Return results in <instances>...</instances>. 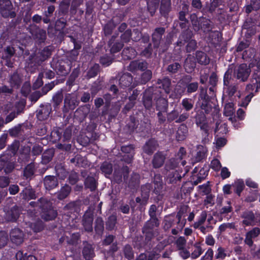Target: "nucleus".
Segmentation results:
<instances>
[{
	"label": "nucleus",
	"instance_id": "f257e3e1",
	"mask_svg": "<svg viewBox=\"0 0 260 260\" xmlns=\"http://www.w3.org/2000/svg\"><path fill=\"white\" fill-rule=\"evenodd\" d=\"M178 164V159L173 158L170 159L166 165L165 168L167 171V180L170 183H174L181 178L179 172L175 170Z\"/></svg>",
	"mask_w": 260,
	"mask_h": 260
},
{
	"label": "nucleus",
	"instance_id": "f03ea898",
	"mask_svg": "<svg viewBox=\"0 0 260 260\" xmlns=\"http://www.w3.org/2000/svg\"><path fill=\"white\" fill-rule=\"evenodd\" d=\"M41 203L42 204V217L46 221L54 219L57 215V212L52 207L50 202L42 199Z\"/></svg>",
	"mask_w": 260,
	"mask_h": 260
},
{
	"label": "nucleus",
	"instance_id": "7ed1b4c3",
	"mask_svg": "<svg viewBox=\"0 0 260 260\" xmlns=\"http://www.w3.org/2000/svg\"><path fill=\"white\" fill-rule=\"evenodd\" d=\"M250 67L253 71L251 83L254 86L255 84H256V91L257 89L260 88V58L251 63Z\"/></svg>",
	"mask_w": 260,
	"mask_h": 260
},
{
	"label": "nucleus",
	"instance_id": "20e7f679",
	"mask_svg": "<svg viewBox=\"0 0 260 260\" xmlns=\"http://www.w3.org/2000/svg\"><path fill=\"white\" fill-rule=\"evenodd\" d=\"M0 11L4 17H15V13L12 11L11 3L9 0H0Z\"/></svg>",
	"mask_w": 260,
	"mask_h": 260
},
{
	"label": "nucleus",
	"instance_id": "39448f33",
	"mask_svg": "<svg viewBox=\"0 0 260 260\" xmlns=\"http://www.w3.org/2000/svg\"><path fill=\"white\" fill-rule=\"evenodd\" d=\"M250 65L248 67L246 64H241L235 72L237 78L242 81H244L249 76Z\"/></svg>",
	"mask_w": 260,
	"mask_h": 260
},
{
	"label": "nucleus",
	"instance_id": "423d86ee",
	"mask_svg": "<svg viewBox=\"0 0 260 260\" xmlns=\"http://www.w3.org/2000/svg\"><path fill=\"white\" fill-rule=\"evenodd\" d=\"M10 236L12 242L17 245L20 244L23 241V234L19 229H13L10 232Z\"/></svg>",
	"mask_w": 260,
	"mask_h": 260
},
{
	"label": "nucleus",
	"instance_id": "0eeeda50",
	"mask_svg": "<svg viewBox=\"0 0 260 260\" xmlns=\"http://www.w3.org/2000/svg\"><path fill=\"white\" fill-rule=\"evenodd\" d=\"M256 84H255V86L254 85H252L251 82L250 84H248L246 88V90L249 92V94L246 95L245 98L244 100L242 101L241 103L240 104V106L241 107H246L249 103L250 102L254 94L253 93V91L255 90V92H256L258 91L257 90L256 91Z\"/></svg>",
	"mask_w": 260,
	"mask_h": 260
},
{
	"label": "nucleus",
	"instance_id": "6e6552de",
	"mask_svg": "<svg viewBox=\"0 0 260 260\" xmlns=\"http://www.w3.org/2000/svg\"><path fill=\"white\" fill-rule=\"evenodd\" d=\"M130 36L134 41H137L141 37V33L137 29H134L132 33L126 31L121 36V39L123 42H127L129 41Z\"/></svg>",
	"mask_w": 260,
	"mask_h": 260
},
{
	"label": "nucleus",
	"instance_id": "1a4fd4ad",
	"mask_svg": "<svg viewBox=\"0 0 260 260\" xmlns=\"http://www.w3.org/2000/svg\"><path fill=\"white\" fill-rule=\"evenodd\" d=\"M20 211L17 207H14L11 210L6 213V219L7 221H14L18 218Z\"/></svg>",
	"mask_w": 260,
	"mask_h": 260
},
{
	"label": "nucleus",
	"instance_id": "9d476101",
	"mask_svg": "<svg viewBox=\"0 0 260 260\" xmlns=\"http://www.w3.org/2000/svg\"><path fill=\"white\" fill-rule=\"evenodd\" d=\"M259 229L256 228L248 232L246 235L245 243L249 246H251L253 244L252 239L256 238L259 234Z\"/></svg>",
	"mask_w": 260,
	"mask_h": 260
},
{
	"label": "nucleus",
	"instance_id": "9b49d317",
	"mask_svg": "<svg viewBox=\"0 0 260 260\" xmlns=\"http://www.w3.org/2000/svg\"><path fill=\"white\" fill-rule=\"evenodd\" d=\"M121 151L126 153V155L123 156L124 160L127 163L131 162L133 154V147L132 146H123L121 147Z\"/></svg>",
	"mask_w": 260,
	"mask_h": 260
},
{
	"label": "nucleus",
	"instance_id": "f8f14e48",
	"mask_svg": "<svg viewBox=\"0 0 260 260\" xmlns=\"http://www.w3.org/2000/svg\"><path fill=\"white\" fill-rule=\"evenodd\" d=\"M82 253L86 260H90L91 258L93 257L94 256V253L92 245L86 243L84 245Z\"/></svg>",
	"mask_w": 260,
	"mask_h": 260
},
{
	"label": "nucleus",
	"instance_id": "ddd939ff",
	"mask_svg": "<svg viewBox=\"0 0 260 260\" xmlns=\"http://www.w3.org/2000/svg\"><path fill=\"white\" fill-rule=\"evenodd\" d=\"M58 185L57 178L54 176H47L44 179V185L47 189L54 188Z\"/></svg>",
	"mask_w": 260,
	"mask_h": 260
},
{
	"label": "nucleus",
	"instance_id": "4468645a",
	"mask_svg": "<svg viewBox=\"0 0 260 260\" xmlns=\"http://www.w3.org/2000/svg\"><path fill=\"white\" fill-rule=\"evenodd\" d=\"M197 123L198 124L200 123V128L201 130L202 131V135L204 137V138L202 139V143L203 144H206L209 141V139L208 138V133L209 131V128L208 125L204 123H201V122L197 119Z\"/></svg>",
	"mask_w": 260,
	"mask_h": 260
},
{
	"label": "nucleus",
	"instance_id": "2eb2a0df",
	"mask_svg": "<svg viewBox=\"0 0 260 260\" xmlns=\"http://www.w3.org/2000/svg\"><path fill=\"white\" fill-rule=\"evenodd\" d=\"M171 10V0H161L160 6V12L161 15L166 16Z\"/></svg>",
	"mask_w": 260,
	"mask_h": 260
},
{
	"label": "nucleus",
	"instance_id": "dca6fc26",
	"mask_svg": "<svg viewBox=\"0 0 260 260\" xmlns=\"http://www.w3.org/2000/svg\"><path fill=\"white\" fill-rule=\"evenodd\" d=\"M164 31L165 29L162 27L155 29L154 32L152 35V40L155 47H157L158 46L161 36Z\"/></svg>",
	"mask_w": 260,
	"mask_h": 260
},
{
	"label": "nucleus",
	"instance_id": "f3484780",
	"mask_svg": "<svg viewBox=\"0 0 260 260\" xmlns=\"http://www.w3.org/2000/svg\"><path fill=\"white\" fill-rule=\"evenodd\" d=\"M207 149L205 146L199 145L197 147V154L196 156V160L199 161L207 156Z\"/></svg>",
	"mask_w": 260,
	"mask_h": 260
},
{
	"label": "nucleus",
	"instance_id": "a211bd4d",
	"mask_svg": "<svg viewBox=\"0 0 260 260\" xmlns=\"http://www.w3.org/2000/svg\"><path fill=\"white\" fill-rule=\"evenodd\" d=\"M147 68V63L144 61L135 60L132 61L128 67L130 71H134L137 69L143 70Z\"/></svg>",
	"mask_w": 260,
	"mask_h": 260
},
{
	"label": "nucleus",
	"instance_id": "6ab92c4d",
	"mask_svg": "<svg viewBox=\"0 0 260 260\" xmlns=\"http://www.w3.org/2000/svg\"><path fill=\"white\" fill-rule=\"evenodd\" d=\"M235 112L234 104L232 102H229L224 106V114L226 116L229 117V120L232 121V116Z\"/></svg>",
	"mask_w": 260,
	"mask_h": 260
},
{
	"label": "nucleus",
	"instance_id": "aec40b11",
	"mask_svg": "<svg viewBox=\"0 0 260 260\" xmlns=\"http://www.w3.org/2000/svg\"><path fill=\"white\" fill-rule=\"evenodd\" d=\"M188 132L187 127L185 125H181L176 134V138L178 141H182L185 139Z\"/></svg>",
	"mask_w": 260,
	"mask_h": 260
},
{
	"label": "nucleus",
	"instance_id": "412c9836",
	"mask_svg": "<svg viewBox=\"0 0 260 260\" xmlns=\"http://www.w3.org/2000/svg\"><path fill=\"white\" fill-rule=\"evenodd\" d=\"M195 62L194 58L191 55H189L186 59L184 63V68L187 72H191L195 67Z\"/></svg>",
	"mask_w": 260,
	"mask_h": 260
},
{
	"label": "nucleus",
	"instance_id": "4be33fe9",
	"mask_svg": "<svg viewBox=\"0 0 260 260\" xmlns=\"http://www.w3.org/2000/svg\"><path fill=\"white\" fill-rule=\"evenodd\" d=\"M92 217L91 216H88V213L84 215L83 225L86 231L90 232L92 230Z\"/></svg>",
	"mask_w": 260,
	"mask_h": 260
},
{
	"label": "nucleus",
	"instance_id": "5701e85b",
	"mask_svg": "<svg viewBox=\"0 0 260 260\" xmlns=\"http://www.w3.org/2000/svg\"><path fill=\"white\" fill-rule=\"evenodd\" d=\"M132 80V77L130 74H125L120 77L119 84L121 86L126 87L131 84Z\"/></svg>",
	"mask_w": 260,
	"mask_h": 260
},
{
	"label": "nucleus",
	"instance_id": "b1692460",
	"mask_svg": "<svg viewBox=\"0 0 260 260\" xmlns=\"http://www.w3.org/2000/svg\"><path fill=\"white\" fill-rule=\"evenodd\" d=\"M243 222L246 225H249L253 224L254 222V215L251 212H245L243 215Z\"/></svg>",
	"mask_w": 260,
	"mask_h": 260
},
{
	"label": "nucleus",
	"instance_id": "393cba45",
	"mask_svg": "<svg viewBox=\"0 0 260 260\" xmlns=\"http://www.w3.org/2000/svg\"><path fill=\"white\" fill-rule=\"evenodd\" d=\"M164 156L161 153H157L154 155L153 160V165L155 168H159L164 164Z\"/></svg>",
	"mask_w": 260,
	"mask_h": 260
},
{
	"label": "nucleus",
	"instance_id": "a878e982",
	"mask_svg": "<svg viewBox=\"0 0 260 260\" xmlns=\"http://www.w3.org/2000/svg\"><path fill=\"white\" fill-rule=\"evenodd\" d=\"M156 148V144L154 141L150 140L144 145L143 149L145 152L147 154H151L153 152Z\"/></svg>",
	"mask_w": 260,
	"mask_h": 260
},
{
	"label": "nucleus",
	"instance_id": "bb28decb",
	"mask_svg": "<svg viewBox=\"0 0 260 260\" xmlns=\"http://www.w3.org/2000/svg\"><path fill=\"white\" fill-rule=\"evenodd\" d=\"M159 0H148V10L149 11L151 16H153L157 8Z\"/></svg>",
	"mask_w": 260,
	"mask_h": 260
},
{
	"label": "nucleus",
	"instance_id": "cd10ccee",
	"mask_svg": "<svg viewBox=\"0 0 260 260\" xmlns=\"http://www.w3.org/2000/svg\"><path fill=\"white\" fill-rule=\"evenodd\" d=\"M71 191V187L66 185L62 187L60 191L58 193L57 197L59 200H62L66 198Z\"/></svg>",
	"mask_w": 260,
	"mask_h": 260
},
{
	"label": "nucleus",
	"instance_id": "c85d7f7f",
	"mask_svg": "<svg viewBox=\"0 0 260 260\" xmlns=\"http://www.w3.org/2000/svg\"><path fill=\"white\" fill-rule=\"evenodd\" d=\"M49 110L47 108H44L38 112L37 116L39 120L42 121L46 119L49 117Z\"/></svg>",
	"mask_w": 260,
	"mask_h": 260
},
{
	"label": "nucleus",
	"instance_id": "c756f323",
	"mask_svg": "<svg viewBox=\"0 0 260 260\" xmlns=\"http://www.w3.org/2000/svg\"><path fill=\"white\" fill-rule=\"evenodd\" d=\"M197 58L198 62L202 64H206L209 62V59L207 57L206 55L202 52L197 53Z\"/></svg>",
	"mask_w": 260,
	"mask_h": 260
},
{
	"label": "nucleus",
	"instance_id": "7c9ffc66",
	"mask_svg": "<svg viewBox=\"0 0 260 260\" xmlns=\"http://www.w3.org/2000/svg\"><path fill=\"white\" fill-rule=\"evenodd\" d=\"M85 185L86 187L90 188L91 190L96 188V183L94 178L91 177H87L85 181Z\"/></svg>",
	"mask_w": 260,
	"mask_h": 260
},
{
	"label": "nucleus",
	"instance_id": "2f4dec72",
	"mask_svg": "<svg viewBox=\"0 0 260 260\" xmlns=\"http://www.w3.org/2000/svg\"><path fill=\"white\" fill-rule=\"evenodd\" d=\"M233 186L235 187V192L239 196L244 188V182L240 180H237L235 182Z\"/></svg>",
	"mask_w": 260,
	"mask_h": 260
},
{
	"label": "nucleus",
	"instance_id": "473e14b6",
	"mask_svg": "<svg viewBox=\"0 0 260 260\" xmlns=\"http://www.w3.org/2000/svg\"><path fill=\"white\" fill-rule=\"evenodd\" d=\"M207 218V212L205 211L202 212L199 220L195 222L194 224V227L195 228H198L200 226L202 225L205 221Z\"/></svg>",
	"mask_w": 260,
	"mask_h": 260
},
{
	"label": "nucleus",
	"instance_id": "72a5a7b5",
	"mask_svg": "<svg viewBox=\"0 0 260 260\" xmlns=\"http://www.w3.org/2000/svg\"><path fill=\"white\" fill-rule=\"evenodd\" d=\"M198 188L199 192L202 195L208 194L211 190L208 183L200 185Z\"/></svg>",
	"mask_w": 260,
	"mask_h": 260
},
{
	"label": "nucleus",
	"instance_id": "f704fd0d",
	"mask_svg": "<svg viewBox=\"0 0 260 260\" xmlns=\"http://www.w3.org/2000/svg\"><path fill=\"white\" fill-rule=\"evenodd\" d=\"M101 170L106 175L111 174L112 171L111 164L108 162L103 163L101 166Z\"/></svg>",
	"mask_w": 260,
	"mask_h": 260
},
{
	"label": "nucleus",
	"instance_id": "c9c22d12",
	"mask_svg": "<svg viewBox=\"0 0 260 260\" xmlns=\"http://www.w3.org/2000/svg\"><path fill=\"white\" fill-rule=\"evenodd\" d=\"M182 105L186 111H189L192 108L193 103L191 99H184L182 101Z\"/></svg>",
	"mask_w": 260,
	"mask_h": 260
},
{
	"label": "nucleus",
	"instance_id": "e433bc0d",
	"mask_svg": "<svg viewBox=\"0 0 260 260\" xmlns=\"http://www.w3.org/2000/svg\"><path fill=\"white\" fill-rule=\"evenodd\" d=\"M210 167L214 171L218 172L220 170L221 168V165L220 161L218 159L214 158L211 162Z\"/></svg>",
	"mask_w": 260,
	"mask_h": 260
},
{
	"label": "nucleus",
	"instance_id": "4c0bfd02",
	"mask_svg": "<svg viewBox=\"0 0 260 260\" xmlns=\"http://www.w3.org/2000/svg\"><path fill=\"white\" fill-rule=\"evenodd\" d=\"M8 237L4 232H0V248L4 247L7 244Z\"/></svg>",
	"mask_w": 260,
	"mask_h": 260
},
{
	"label": "nucleus",
	"instance_id": "58836bf2",
	"mask_svg": "<svg viewBox=\"0 0 260 260\" xmlns=\"http://www.w3.org/2000/svg\"><path fill=\"white\" fill-rule=\"evenodd\" d=\"M53 156V151L49 150L45 153H44L42 156V161L44 163H47L49 162Z\"/></svg>",
	"mask_w": 260,
	"mask_h": 260
},
{
	"label": "nucleus",
	"instance_id": "ea45409f",
	"mask_svg": "<svg viewBox=\"0 0 260 260\" xmlns=\"http://www.w3.org/2000/svg\"><path fill=\"white\" fill-rule=\"evenodd\" d=\"M10 82L12 86H18L20 84V78L18 74H14L11 77Z\"/></svg>",
	"mask_w": 260,
	"mask_h": 260
},
{
	"label": "nucleus",
	"instance_id": "a19ab883",
	"mask_svg": "<svg viewBox=\"0 0 260 260\" xmlns=\"http://www.w3.org/2000/svg\"><path fill=\"white\" fill-rule=\"evenodd\" d=\"M186 242V240L183 237H180L177 239L176 244L179 249H181L185 246Z\"/></svg>",
	"mask_w": 260,
	"mask_h": 260
},
{
	"label": "nucleus",
	"instance_id": "79ce46f5",
	"mask_svg": "<svg viewBox=\"0 0 260 260\" xmlns=\"http://www.w3.org/2000/svg\"><path fill=\"white\" fill-rule=\"evenodd\" d=\"M43 226L41 221H38L35 224H31L30 229H31L34 232H39L43 229Z\"/></svg>",
	"mask_w": 260,
	"mask_h": 260
},
{
	"label": "nucleus",
	"instance_id": "37998d69",
	"mask_svg": "<svg viewBox=\"0 0 260 260\" xmlns=\"http://www.w3.org/2000/svg\"><path fill=\"white\" fill-rule=\"evenodd\" d=\"M124 252L125 256L128 259H131L133 257V252L132 248L129 245H126L124 249Z\"/></svg>",
	"mask_w": 260,
	"mask_h": 260
},
{
	"label": "nucleus",
	"instance_id": "c03bdc74",
	"mask_svg": "<svg viewBox=\"0 0 260 260\" xmlns=\"http://www.w3.org/2000/svg\"><path fill=\"white\" fill-rule=\"evenodd\" d=\"M151 73L150 71H147L142 75L141 83H145L151 79Z\"/></svg>",
	"mask_w": 260,
	"mask_h": 260
},
{
	"label": "nucleus",
	"instance_id": "a18cd8bd",
	"mask_svg": "<svg viewBox=\"0 0 260 260\" xmlns=\"http://www.w3.org/2000/svg\"><path fill=\"white\" fill-rule=\"evenodd\" d=\"M226 254L225 252L224 249L222 247H219L217 249L216 254H215V257L217 259H223Z\"/></svg>",
	"mask_w": 260,
	"mask_h": 260
},
{
	"label": "nucleus",
	"instance_id": "49530a36",
	"mask_svg": "<svg viewBox=\"0 0 260 260\" xmlns=\"http://www.w3.org/2000/svg\"><path fill=\"white\" fill-rule=\"evenodd\" d=\"M202 253V250L200 246H196L194 247L193 251L192 252L191 256L193 258H196L200 256Z\"/></svg>",
	"mask_w": 260,
	"mask_h": 260
},
{
	"label": "nucleus",
	"instance_id": "de8ad7c7",
	"mask_svg": "<svg viewBox=\"0 0 260 260\" xmlns=\"http://www.w3.org/2000/svg\"><path fill=\"white\" fill-rule=\"evenodd\" d=\"M232 211V208L231 206V202L230 201L227 202V205L223 207L221 210H220V213L221 214H225V213H229L231 212Z\"/></svg>",
	"mask_w": 260,
	"mask_h": 260
},
{
	"label": "nucleus",
	"instance_id": "09e8293b",
	"mask_svg": "<svg viewBox=\"0 0 260 260\" xmlns=\"http://www.w3.org/2000/svg\"><path fill=\"white\" fill-rule=\"evenodd\" d=\"M214 143L215 144L217 148H220L225 145L226 143V140L223 138H218L216 139Z\"/></svg>",
	"mask_w": 260,
	"mask_h": 260
},
{
	"label": "nucleus",
	"instance_id": "8fccbe9b",
	"mask_svg": "<svg viewBox=\"0 0 260 260\" xmlns=\"http://www.w3.org/2000/svg\"><path fill=\"white\" fill-rule=\"evenodd\" d=\"M145 254L147 256V260H156L159 257V254L155 252H149Z\"/></svg>",
	"mask_w": 260,
	"mask_h": 260
},
{
	"label": "nucleus",
	"instance_id": "3c124183",
	"mask_svg": "<svg viewBox=\"0 0 260 260\" xmlns=\"http://www.w3.org/2000/svg\"><path fill=\"white\" fill-rule=\"evenodd\" d=\"M180 68V65L178 63H174L170 64L168 67V70L172 73L176 72Z\"/></svg>",
	"mask_w": 260,
	"mask_h": 260
},
{
	"label": "nucleus",
	"instance_id": "603ef678",
	"mask_svg": "<svg viewBox=\"0 0 260 260\" xmlns=\"http://www.w3.org/2000/svg\"><path fill=\"white\" fill-rule=\"evenodd\" d=\"M148 196V193H146L142 199L140 197H137L136 199V202L140 203L141 205H145L147 203Z\"/></svg>",
	"mask_w": 260,
	"mask_h": 260
},
{
	"label": "nucleus",
	"instance_id": "864d4df0",
	"mask_svg": "<svg viewBox=\"0 0 260 260\" xmlns=\"http://www.w3.org/2000/svg\"><path fill=\"white\" fill-rule=\"evenodd\" d=\"M220 175L222 179H226L230 177L231 173L227 168L223 167L221 170Z\"/></svg>",
	"mask_w": 260,
	"mask_h": 260
},
{
	"label": "nucleus",
	"instance_id": "5fc2aeb1",
	"mask_svg": "<svg viewBox=\"0 0 260 260\" xmlns=\"http://www.w3.org/2000/svg\"><path fill=\"white\" fill-rule=\"evenodd\" d=\"M10 182L9 179L6 177H0V187H7Z\"/></svg>",
	"mask_w": 260,
	"mask_h": 260
},
{
	"label": "nucleus",
	"instance_id": "6e6d98bb",
	"mask_svg": "<svg viewBox=\"0 0 260 260\" xmlns=\"http://www.w3.org/2000/svg\"><path fill=\"white\" fill-rule=\"evenodd\" d=\"M196 42L193 40H190L186 46V49L187 51L188 52H190L193 50H194L196 48Z\"/></svg>",
	"mask_w": 260,
	"mask_h": 260
},
{
	"label": "nucleus",
	"instance_id": "4d7b16f0",
	"mask_svg": "<svg viewBox=\"0 0 260 260\" xmlns=\"http://www.w3.org/2000/svg\"><path fill=\"white\" fill-rule=\"evenodd\" d=\"M101 63L105 66H108L112 63V60L107 56L102 57L100 60Z\"/></svg>",
	"mask_w": 260,
	"mask_h": 260
},
{
	"label": "nucleus",
	"instance_id": "13d9d810",
	"mask_svg": "<svg viewBox=\"0 0 260 260\" xmlns=\"http://www.w3.org/2000/svg\"><path fill=\"white\" fill-rule=\"evenodd\" d=\"M123 44L118 43L114 44L111 48V52L112 53H116L118 52L123 47Z\"/></svg>",
	"mask_w": 260,
	"mask_h": 260
},
{
	"label": "nucleus",
	"instance_id": "bf43d9fd",
	"mask_svg": "<svg viewBox=\"0 0 260 260\" xmlns=\"http://www.w3.org/2000/svg\"><path fill=\"white\" fill-rule=\"evenodd\" d=\"M198 87V84L197 83H192L188 85L187 86V91L188 92H193L197 90Z\"/></svg>",
	"mask_w": 260,
	"mask_h": 260
},
{
	"label": "nucleus",
	"instance_id": "052dcab7",
	"mask_svg": "<svg viewBox=\"0 0 260 260\" xmlns=\"http://www.w3.org/2000/svg\"><path fill=\"white\" fill-rule=\"evenodd\" d=\"M213 256V251L211 249H209L206 252L204 258L205 260H212Z\"/></svg>",
	"mask_w": 260,
	"mask_h": 260
},
{
	"label": "nucleus",
	"instance_id": "680f3d73",
	"mask_svg": "<svg viewBox=\"0 0 260 260\" xmlns=\"http://www.w3.org/2000/svg\"><path fill=\"white\" fill-rule=\"evenodd\" d=\"M170 81L168 79H165L163 81L162 86L167 93H169L170 89Z\"/></svg>",
	"mask_w": 260,
	"mask_h": 260
},
{
	"label": "nucleus",
	"instance_id": "e2e57ef3",
	"mask_svg": "<svg viewBox=\"0 0 260 260\" xmlns=\"http://www.w3.org/2000/svg\"><path fill=\"white\" fill-rule=\"evenodd\" d=\"M114 240V237L112 235H108L104 240L103 243L105 245H108L113 242Z\"/></svg>",
	"mask_w": 260,
	"mask_h": 260
},
{
	"label": "nucleus",
	"instance_id": "0e129e2a",
	"mask_svg": "<svg viewBox=\"0 0 260 260\" xmlns=\"http://www.w3.org/2000/svg\"><path fill=\"white\" fill-rule=\"evenodd\" d=\"M180 251L179 252V254L180 256L183 258L184 259H186L188 258L190 255V253L189 251H188L187 250L184 249V248L180 249Z\"/></svg>",
	"mask_w": 260,
	"mask_h": 260
},
{
	"label": "nucleus",
	"instance_id": "69168bd1",
	"mask_svg": "<svg viewBox=\"0 0 260 260\" xmlns=\"http://www.w3.org/2000/svg\"><path fill=\"white\" fill-rule=\"evenodd\" d=\"M7 138V135L5 134L0 137V149H3L5 147Z\"/></svg>",
	"mask_w": 260,
	"mask_h": 260
},
{
	"label": "nucleus",
	"instance_id": "338daca9",
	"mask_svg": "<svg viewBox=\"0 0 260 260\" xmlns=\"http://www.w3.org/2000/svg\"><path fill=\"white\" fill-rule=\"evenodd\" d=\"M24 173L27 176H30L34 174V170L31 165H28L26 167Z\"/></svg>",
	"mask_w": 260,
	"mask_h": 260
},
{
	"label": "nucleus",
	"instance_id": "774afa93",
	"mask_svg": "<svg viewBox=\"0 0 260 260\" xmlns=\"http://www.w3.org/2000/svg\"><path fill=\"white\" fill-rule=\"evenodd\" d=\"M206 243L208 245H213L215 243V240L212 236H208L206 238Z\"/></svg>",
	"mask_w": 260,
	"mask_h": 260
}]
</instances>
